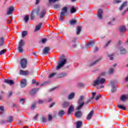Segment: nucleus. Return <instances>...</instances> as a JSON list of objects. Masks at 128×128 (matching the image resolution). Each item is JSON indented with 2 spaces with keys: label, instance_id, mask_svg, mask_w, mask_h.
<instances>
[{
  "label": "nucleus",
  "instance_id": "b1692460",
  "mask_svg": "<svg viewBox=\"0 0 128 128\" xmlns=\"http://www.w3.org/2000/svg\"><path fill=\"white\" fill-rule=\"evenodd\" d=\"M93 44H94V41H90L86 44V48H90V46H92Z\"/></svg>",
  "mask_w": 128,
  "mask_h": 128
},
{
  "label": "nucleus",
  "instance_id": "a19ab883",
  "mask_svg": "<svg viewBox=\"0 0 128 128\" xmlns=\"http://www.w3.org/2000/svg\"><path fill=\"white\" fill-rule=\"evenodd\" d=\"M108 73L109 74H114V68H110Z\"/></svg>",
  "mask_w": 128,
  "mask_h": 128
},
{
  "label": "nucleus",
  "instance_id": "423d86ee",
  "mask_svg": "<svg viewBox=\"0 0 128 128\" xmlns=\"http://www.w3.org/2000/svg\"><path fill=\"white\" fill-rule=\"evenodd\" d=\"M20 66L22 68H26V64H28V60L26 58H22L20 62Z\"/></svg>",
  "mask_w": 128,
  "mask_h": 128
},
{
  "label": "nucleus",
  "instance_id": "e2e57ef3",
  "mask_svg": "<svg viewBox=\"0 0 128 128\" xmlns=\"http://www.w3.org/2000/svg\"><path fill=\"white\" fill-rule=\"evenodd\" d=\"M6 122H8V120H1L2 124H6Z\"/></svg>",
  "mask_w": 128,
  "mask_h": 128
},
{
  "label": "nucleus",
  "instance_id": "a211bd4d",
  "mask_svg": "<svg viewBox=\"0 0 128 128\" xmlns=\"http://www.w3.org/2000/svg\"><path fill=\"white\" fill-rule=\"evenodd\" d=\"M68 106H70V102H64L62 104V108H68Z\"/></svg>",
  "mask_w": 128,
  "mask_h": 128
},
{
  "label": "nucleus",
  "instance_id": "f03ea898",
  "mask_svg": "<svg viewBox=\"0 0 128 128\" xmlns=\"http://www.w3.org/2000/svg\"><path fill=\"white\" fill-rule=\"evenodd\" d=\"M60 63L58 64V66H56V70H60L62 66H64L66 64V59L64 58V56H60Z\"/></svg>",
  "mask_w": 128,
  "mask_h": 128
},
{
  "label": "nucleus",
  "instance_id": "cd10ccee",
  "mask_svg": "<svg viewBox=\"0 0 128 128\" xmlns=\"http://www.w3.org/2000/svg\"><path fill=\"white\" fill-rule=\"evenodd\" d=\"M38 90V88H36V89H32L30 92V94L33 96V94H34Z\"/></svg>",
  "mask_w": 128,
  "mask_h": 128
},
{
  "label": "nucleus",
  "instance_id": "0e129e2a",
  "mask_svg": "<svg viewBox=\"0 0 128 128\" xmlns=\"http://www.w3.org/2000/svg\"><path fill=\"white\" fill-rule=\"evenodd\" d=\"M12 108H16V106H18V104H12Z\"/></svg>",
  "mask_w": 128,
  "mask_h": 128
},
{
  "label": "nucleus",
  "instance_id": "79ce46f5",
  "mask_svg": "<svg viewBox=\"0 0 128 128\" xmlns=\"http://www.w3.org/2000/svg\"><path fill=\"white\" fill-rule=\"evenodd\" d=\"M6 52V50H2L1 51H0V56H2V54H4Z\"/></svg>",
  "mask_w": 128,
  "mask_h": 128
},
{
  "label": "nucleus",
  "instance_id": "603ef678",
  "mask_svg": "<svg viewBox=\"0 0 128 128\" xmlns=\"http://www.w3.org/2000/svg\"><path fill=\"white\" fill-rule=\"evenodd\" d=\"M46 38H44L42 40V44H46Z\"/></svg>",
  "mask_w": 128,
  "mask_h": 128
},
{
  "label": "nucleus",
  "instance_id": "8fccbe9b",
  "mask_svg": "<svg viewBox=\"0 0 128 128\" xmlns=\"http://www.w3.org/2000/svg\"><path fill=\"white\" fill-rule=\"evenodd\" d=\"M30 18H31L32 20L34 19V13H33L32 12V13L31 14Z\"/></svg>",
  "mask_w": 128,
  "mask_h": 128
},
{
  "label": "nucleus",
  "instance_id": "37998d69",
  "mask_svg": "<svg viewBox=\"0 0 128 128\" xmlns=\"http://www.w3.org/2000/svg\"><path fill=\"white\" fill-rule=\"evenodd\" d=\"M70 24H76V21L74 20H71L70 21Z\"/></svg>",
  "mask_w": 128,
  "mask_h": 128
},
{
  "label": "nucleus",
  "instance_id": "2eb2a0df",
  "mask_svg": "<svg viewBox=\"0 0 128 128\" xmlns=\"http://www.w3.org/2000/svg\"><path fill=\"white\" fill-rule=\"evenodd\" d=\"M74 105H71L68 108V114H72V112H74Z\"/></svg>",
  "mask_w": 128,
  "mask_h": 128
},
{
  "label": "nucleus",
  "instance_id": "ddd939ff",
  "mask_svg": "<svg viewBox=\"0 0 128 128\" xmlns=\"http://www.w3.org/2000/svg\"><path fill=\"white\" fill-rule=\"evenodd\" d=\"M4 82H5L6 84H10V86H12V84H14V80L8 79H5L4 80Z\"/></svg>",
  "mask_w": 128,
  "mask_h": 128
},
{
  "label": "nucleus",
  "instance_id": "de8ad7c7",
  "mask_svg": "<svg viewBox=\"0 0 128 128\" xmlns=\"http://www.w3.org/2000/svg\"><path fill=\"white\" fill-rule=\"evenodd\" d=\"M100 98H102V95L98 94V96H96V97L95 98V100H100Z\"/></svg>",
  "mask_w": 128,
  "mask_h": 128
},
{
  "label": "nucleus",
  "instance_id": "052dcab7",
  "mask_svg": "<svg viewBox=\"0 0 128 128\" xmlns=\"http://www.w3.org/2000/svg\"><path fill=\"white\" fill-rule=\"evenodd\" d=\"M92 100V99H90V98H89V99H88V100L86 101V104H89V102H90V100Z\"/></svg>",
  "mask_w": 128,
  "mask_h": 128
},
{
  "label": "nucleus",
  "instance_id": "5701e85b",
  "mask_svg": "<svg viewBox=\"0 0 128 128\" xmlns=\"http://www.w3.org/2000/svg\"><path fill=\"white\" fill-rule=\"evenodd\" d=\"M46 10H43L41 12H40V18H44V16H46Z\"/></svg>",
  "mask_w": 128,
  "mask_h": 128
},
{
  "label": "nucleus",
  "instance_id": "4c0bfd02",
  "mask_svg": "<svg viewBox=\"0 0 128 128\" xmlns=\"http://www.w3.org/2000/svg\"><path fill=\"white\" fill-rule=\"evenodd\" d=\"M100 60V59H98V60H96L95 62H92L90 66H94V64H96L98 62V61Z\"/></svg>",
  "mask_w": 128,
  "mask_h": 128
},
{
  "label": "nucleus",
  "instance_id": "412c9836",
  "mask_svg": "<svg viewBox=\"0 0 128 128\" xmlns=\"http://www.w3.org/2000/svg\"><path fill=\"white\" fill-rule=\"evenodd\" d=\"M4 46V37L0 38V47Z\"/></svg>",
  "mask_w": 128,
  "mask_h": 128
},
{
  "label": "nucleus",
  "instance_id": "c9c22d12",
  "mask_svg": "<svg viewBox=\"0 0 128 128\" xmlns=\"http://www.w3.org/2000/svg\"><path fill=\"white\" fill-rule=\"evenodd\" d=\"M96 92H92L91 94V97L90 98V100H94V96H96Z\"/></svg>",
  "mask_w": 128,
  "mask_h": 128
},
{
  "label": "nucleus",
  "instance_id": "3c124183",
  "mask_svg": "<svg viewBox=\"0 0 128 128\" xmlns=\"http://www.w3.org/2000/svg\"><path fill=\"white\" fill-rule=\"evenodd\" d=\"M48 121L50 122V120H52V115H48Z\"/></svg>",
  "mask_w": 128,
  "mask_h": 128
},
{
  "label": "nucleus",
  "instance_id": "bb28decb",
  "mask_svg": "<svg viewBox=\"0 0 128 128\" xmlns=\"http://www.w3.org/2000/svg\"><path fill=\"white\" fill-rule=\"evenodd\" d=\"M80 32H82V27L81 26H78L76 28V34H80Z\"/></svg>",
  "mask_w": 128,
  "mask_h": 128
},
{
  "label": "nucleus",
  "instance_id": "4468645a",
  "mask_svg": "<svg viewBox=\"0 0 128 128\" xmlns=\"http://www.w3.org/2000/svg\"><path fill=\"white\" fill-rule=\"evenodd\" d=\"M50 50V47H45L42 50V54H46Z\"/></svg>",
  "mask_w": 128,
  "mask_h": 128
},
{
  "label": "nucleus",
  "instance_id": "1a4fd4ad",
  "mask_svg": "<svg viewBox=\"0 0 128 128\" xmlns=\"http://www.w3.org/2000/svg\"><path fill=\"white\" fill-rule=\"evenodd\" d=\"M20 74L22 76H28V74H30V72L28 70H20Z\"/></svg>",
  "mask_w": 128,
  "mask_h": 128
},
{
  "label": "nucleus",
  "instance_id": "72a5a7b5",
  "mask_svg": "<svg viewBox=\"0 0 128 128\" xmlns=\"http://www.w3.org/2000/svg\"><path fill=\"white\" fill-rule=\"evenodd\" d=\"M64 114V111L63 110H61L60 112H59L58 114V116H62Z\"/></svg>",
  "mask_w": 128,
  "mask_h": 128
},
{
  "label": "nucleus",
  "instance_id": "ea45409f",
  "mask_svg": "<svg viewBox=\"0 0 128 128\" xmlns=\"http://www.w3.org/2000/svg\"><path fill=\"white\" fill-rule=\"evenodd\" d=\"M70 12L71 14H74V12H76V10L74 8L72 7L70 8Z\"/></svg>",
  "mask_w": 128,
  "mask_h": 128
},
{
  "label": "nucleus",
  "instance_id": "f3484780",
  "mask_svg": "<svg viewBox=\"0 0 128 128\" xmlns=\"http://www.w3.org/2000/svg\"><path fill=\"white\" fill-rule=\"evenodd\" d=\"M14 6H10L8 8V12H7V14H12V12H14Z\"/></svg>",
  "mask_w": 128,
  "mask_h": 128
},
{
  "label": "nucleus",
  "instance_id": "f8f14e48",
  "mask_svg": "<svg viewBox=\"0 0 128 128\" xmlns=\"http://www.w3.org/2000/svg\"><path fill=\"white\" fill-rule=\"evenodd\" d=\"M102 10L99 9L98 10V16L100 20H102Z\"/></svg>",
  "mask_w": 128,
  "mask_h": 128
},
{
  "label": "nucleus",
  "instance_id": "6e6552de",
  "mask_svg": "<svg viewBox=\"0 0 128 128\" xmlns=\"http://www.w3.org/2000/svg\"><path fill=\"white\" fill-rule=\"evenodd\" d=\"M20 86L21 88H26V80L22 79L20 82Z\"/></svg>",
  "mask_w": 128,
  "mask_h": 128
},
{
  "label": "nucleus",
  "instance_id": "9d476101",
  "mask_svg": "<svg viewBox=\"0 0 128 128\" xmlns=\"http://www.w3.org/2000/svg\"><path fill=\"white\" fill-rule=\"evenodd\" d=\"M94 110H92L88 114V115L86 116V120H90L92 118V116H94Z\"/></svg>",
  "mask_w": 128,
  "mask_h": 128
},
{
  "label": "nucleus",
  "instance_id": "680f3d73",
  "mask_svg": "<svg viewBox=\"0 0 128 128\" xmlns=\"http://www.w3.org/2000/svg\"><path fill=\"white\" fill-rule=\"evenodd\" d=\"M38 114H36V116H34V120H38Z\"/></svg>",
  "mask_w": 128,
  "mask_h": 128
},
{
  "label": "nucleus",
  "instance_id": "4be33fe9",
  "mask_svg": "<svg viewBox=\"0 0 128 128\" xmlns=\"http://www.w3.org/2000/svg\"><path fill=\"white\" fill-rule=\"evenodd\" d=\"M128 4V2L126 1L124 2L120 6L119 8L120 10H122V9L124 8H125L126 6Z\"/></svg>",
  "mask_w": 128,
  "mask_h": 128
},
{
  "label": "nucleus",
  "instance_id": "2f4dec72",
  "mask_svg": "<svg viewBox=\"0 0 128 128\" xmlns=\"http://www.w3.org/2000/svg\"><path fill=\"white\" fill-rule=\"evenodd\" d=\"M116 86H114V85H112V88L111 90V92H112V94H114V92H116Z\"/></svg>",
  "mask_w": 128,
  "mask_h": 128
},
{
  "label": "nucleus",
  "instance_id": "39448f33",
  "mask_svg": "<svg viewBox=\"0 0 128 128\" xmlns=\"http://www.w3.org/2000/svg\"><path fill=\"white\" fill-rule=\"evenodd\" d=\"M68 12V7H64L62 8V12L60 13V20H64V16Z\"/></svg>",
  "mask_w": 128,
  "mask_h": 128
},
{
  "label": "nucleus",
  "instance_id": "e433bc0d",
  "mask_svg": "<svg viewBox=\"0 0 128 128\" xmlns=\"http://www.w3.org/2000/svg\"><path fill=\"white\" fill-rule=\"evenodd\" d=\"M24 20L26 22H28V20H30L28 16H25Z\"/></svg>",
  "mask_w": 128,
  "mask_h": 128
},
{
  "label": "nucleus",
  "instance_id": "58836bf2",
  "mask_svg": "<svg viewBox=\"0 0 128 128\" xmlns=\"http://www.w3.org/2000/svg\"><path fill=\"white\" fill-rule=\"evenodd\" d=\"M4 112V106H0V112L2 114Z\"/></svg>",
  "mask_w": 128,
  "mask_h": 128
},
{
  "label": "nucleus",
  "instance_id": "338daca9",
  "mask_svg": "<svg viewBox=\"0 0 128 128\" xmlns=\"http://www.w3.org/2000/svg\"><path fill=\"white\" fill-rule=\"evenodd\" d=\"M54 106V103L53 102V103H52L50 106H49V108H52L53 106Z\"/></svg>",
  "mask_w": 128,
  "mask_h": 128
},
{
  "label": "nucleus",
  "instance_id": "7ed1b4c3",
  "mask_svg": "<svg viewBox=\"0 0 128 128\" xmlns=\"http://www.w3.org/2000/svg\"><path fill=\"white\" fill-rule=\"evenodd\" d=\"M84 100V96H80L78 101V106L76 108V110H81L84 106L85 103L82 101Z\"/></svg>",
  "mask_w": 128,
  "mask_h": 128
},
{
  "label": "nucleus",
  "instance_id": "4d7b16f0",
  "mask_svg": "<svg viewBox=\"0 0 128 128\" xmlns=\"http://www.w3.org/2000/svg\"><path fill=\"white\" fill-rule=\"evenodd\" d=\"M12 18H11L10 20H8V24H12Z\"/></svg>",
  "mask_w": 128,
  "mask_h": 128
},
{
  "label": "nucleus",
  "instance_id": "6ab92c4d",
  "mask_svg": "<svg viewBox=\"0 0 128 128\" xmlns=\"http://www.w3.org/2000/svg\"><path fill=\"white\" fill-rule=\"evenodd\" d=\"M65 76H66V72H63V73H60L59 74L57 78H64Z\"/></svg>",
  "mask_w": 128,
  "mask_h": 128
},
{
  "label": "nucleus",
  "instance_id": "c756f323",
  "mask_svg": "<svg viewBox=\"0 0 128 128\" xmlns=\"http://www.w3.org/2000/svg\"><path fill=\"white\" fill-rule=\"evenodd\" d=\"M117 108H120V110H126V108L124 106L120 104H118Z\"/></svg>",
  "mask_w": 128,
  "mask_h": 128
},
{
  "label": "nucleus",
  "instance_id": "9b49d317",
  "mask_svg": "<svg viewBox=\"0 0 128 128\" xmlns=\"http://www.w3.org/2000/svg\"><path fill=\"white\" fill-rule=\"evenodd\" d=\"M40 8L38 6L36 9H34L32 10V12L36 14V16L40 14Z\"/></svg>",
  "mask_w": 128,
  "mask_h": 128
},
{
  "label": "nucleus",
  "instance_id": "49530a36",
  "mask_svg": "<svg viewBox=\"0 0 128 128\" xmlns=\"http://www.w3.org/2000/svg\"><path fill=\"white\" fill-rule=\"evenodd\" d=\"M20 104H24L26 102V99L22 98L21 100H20Z\"/></svg>",
  "mask_w": 128,
  "mask_h": 128
},
{
  "label": "nucleus",
  "instance_id": "393cba45",
  "mask_svg": "<svg viewBox=\"0 0 128 128\" xmlns=\"http://www.w3.org/2000/svg\"><path fill=\"white\" fill-rule=\"evenodd\" d=\"M120 100L122 102H124L125 100H128V97H126V95H122L120 98Z\"/></svg>",
  "mask_w": 128,
  "mask_h": 128
},
{
  "label": "nucleus",
  "instance_id": "864d4df0",
  "mask_svg": "<svg viewBox=\"0 0 128 128\" xmlns=\"http://www.w3.org/2000/svg\"><path fill=\"white\" fill-rule=\"evenodd\" d=\"M120 2H122V0H115L114 1V4H120Z\"/></svg>",
  "mask_w": 128,
  "mask_h": 128
},
{
  "label": "nucleus",
  "instance_id": "7c9ffc66",
  "mask_svg": "<svg viewBox=\"0 0 128 128\" xmlns=\"http://www.w3.org/2000/svg\"><path fill=\"white\" fill-rule=\"evenodd\" d=\"M126 28L124 27V26H122L120 28V30L122 32H126Z\"/></svg>",
  "mask_w": 128,
  "mask_h": 128
},
{
  "label": "nucleus",
  "instance_id": "a878e982",
  "mask_svg": "<svg viewBox=\"0 0 128 128\" xmlns=\"http://www.w3.org/2000/svg\"><path fill=\"white\" fill-rule=\"evenodd\" d=\"M42 23L38 25H37L36 27L35 30H34V32H38V30H40V28H42Z\"/></svg>",
  "mask_w": 128,
  "mask_h": 128
},
{
  "label": "nucleus",
  "instance_id": "69168bd1",
  "mask_svg": "<svg viewBox=\"0 0 128 128\" xmlns=\"http://www.w3.org/2000/svg\"><path fill=\"white\" fill-rule=\"evenodd\" d=\"M111 42H112V40H110L108 41V42L106 44V46H108V44H110Z\"/></svg>",
  "mask_w": 128,
  "mask_h": 128
},
{
  "label": "nucleus",
  "instance_id": "0eeeda50",
  "mask_svg": "<svg viewBox=\"0 0 128 128\" xmlns=\"http://www.w3.org/2000/svg\"><path fill=\"white\" fill-rule=\"evenodd\" d=\"M74 116L75 118H80L82 116V112L80 110H78L76 112Z\"/></svg>",
  "mask_w": 128,
  "mask_h": 128
},
{
  "label": "nucleus",
  "instance_id": "473e14b6",
  "mask_svg": "<svg viewBox=\"0 0 128 128\" xmlns=\"http://www.w3.org/2000/svg\"><path fill=\"white\" fill-rule=\"evenodd\" d=\"M14 120V117L12 116H10L8 117V120H7V122H12Z\"/></svg>",
  "mask_w": 128,
  "mask_h": 128
},
{
  "label": "nucleus",
  "instance_id": "bf43d9fd",
  "mask_svg": "<svg viewBox=\"0 0 128 128\" xmlns=\"http://www.w3.org/2000/svg\"><path fill=\"white\" fill-rule=\"evenodd\" d=\"M58 0H48L49 2H58Z\"/></svg>",
  "mask_w": 128,
  "mask_h": 128
},
{
  "label": "nucleus",
  "instance_id": "f257e3e1",
  "mask_svg": "<svg viewBox=\"0 0 128 128\" xmlns=\"http://www.w3.org/2000/svg\"><path fill=\"white\" fill-rule=\"evenodd\" d=\"M106 79L99 76L93 82L92 84L94 86H96L106 84Z\"/></svg>",
  "mask_w": 128,
  "mask_h": 128
},
{
  "label": "nucleus",
  "instance_id": "c85d7f7f",
  "mask_svg": "<svg viewBox=\"0 0 128 128\" xmlns=\"http://www.w3.org/2000/svg\"><path fill=\"white\" fill-rule=\"evenodd\" d=\"M74 98V93L72 92L68 96V100H72Z\"/></svg>",
  "mask_w": 128,
  "mask_h": 128
},
{
  "label": "nucleus",
  "instance_id": "aec40b11",
  "mask_svg": "<svg viewBox=\"0 0 128 128\" xmlns=\"http://www.w3.org/2000/svg\"><path fill=\"white\" fill-rule=\"evenodd\" d=\"M120 54H126V50L124 48H123L122 47H121L119 48Z\"/></svg>",
  "mask_w": 128,
  "mask_h": 128
},
{
  "label": "nucleus",
  "instance_id": "20e7f679",
  "mask_svg": "<svg viewBox=\"0 0 128 128\" xmlns=\"http://www.w3.org/2000/svg\"><path fill=\"white\" fill-rule=\"evenodd\" d=\"M26 44V42L24 40H20L18 42V46L17 48V50H18V52L22 53V52H24V49L22 48V47L24 46V45Z\"/></svg>",
  "mask_w": 128,
  "mask_h": 128
},
{
  "label": "nucleus",
  "instance_id": "13d9d810",
  "mask_svg": "<svg viewBox=\"0 0 128 128\" xmlns=\"http://www.w3.org/2000/svg\"><path fill=\"white\" fill-rule=\"evenodd\" d=\"M31 108L32 110H34V108H36V104H32Z\"/></svg>",
  "mask_w": 128,
  "mask_h": 128
},
{
  "label": "nucleus",
  "instance_id": "f704fd0d",
  "mask_svg": "<svg viewBox=\"0 0 128 128\" xmlns=\"http://www.w3.org/2000/svg\"><path fill=\"white\" fill-rule=\"evenodd\" d=\"M28 35V31L26 30H24L22 32V38H24L26 36Z\"/></svg>",
  "mask_w": 128,
  "mask_h": 128
},
{
  "label": "nucleus",
  "instance_id": "dca6fc26",
  "mask_svg": "<svg viewBox=\"0 0 128 128\" xmlns=\"http://www.w3.org/2000/svg\"><path fill=\"white\" fill-rule=\"evenodd\" d=\"M82 126V121L78 120L76 122V128H80Z\"/></svg>",
  "mask_w": 128,
  "mask_h": 128
},
{
  "label": "nucleus",
  "instance_id": "774afa93",
  "mask_svg": "<svg viewBox=\"0 0 128 128\" xmlns=\"http://www.w3.org/2000/svg\"><path fill=\"white\" fill-rule=\"evenodd\" d=\"M40 0H36V4H38Z\"/></svg>",
  "mask_w": 128,
  "mask_h": 128
},
{
  "label": "nucleus",
  "instance_id": "c03bdc74",
  "mask_svg": "<svg viewBox=\"0 0 128 128\" xmlns=\"http://www.w3.org/2000/svg\"><path fill=\"white\" fill-rule=\"evenodd\" d=\"M41 120L42 122H46V117L44 116H42V118H41Z\"/></svg>",
  "mask_w": 128,
  "mask_h": 128
},
{
  "label": "nucleus",
  "instance_id": "09e8293b",
  "mask_svg": "<svg viewBox=\"0 0 128 128\" xmlns=\"http://www.w3.org/2000/svg\"><path fill=\"white\" fill-rule=\"evenodd\" d=\"M60 8V4H56L54 6V8L55 10H56V8Z\"/></svg>",
  "mask_w": 128,
  "mask_h": 128
},
{
  "label": "nucleus",
  "instance_id": "6e6d98bb",
  "mask_svg": "<svg viewBox=\"0 0 128 128\" xmlns=\"http://www.w3.org/2000/svg\"><path fill=\"white\" fill-rule=\"evenodd\" d=\"M38 103L39 104H44V101L42 100H38Z\"/></svg>",
  "mask_w": 128,
  "mask_h": 128
},
{
  "label": "nucleus",
  "instance_id": "5fc2aeb1",
  "mask_svg": "<svg viewBox=\"0 0 128 128\" xmlns=\"http://www.w3.org/2000/svg\"><path fill=\"white\" fill-rule=\"evenodd\" d=\"M78 86L80 88H82L84 87V84L82 83H79L78 84Z\"/></svg>",
  "mask_w": 128,
  "mask_h": 128
},
{
  "label": "nucleus",
  "instance_id": "a18cd8bd",
  "mask_svg": "<svg viewBox=\"0 0 128 128\" xmlns=\"http://www.w3.org/2000/svg\"><path fill=\"white\" fill-rule=\"evenodd\" d=\"M56 72H54V73L51 74L48 76L49 78H52L53 76H56Z\"/></svg>",
  "mask_w": 128,
  "mask_h": 128
}]
</instances>
